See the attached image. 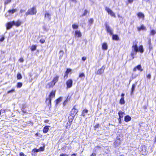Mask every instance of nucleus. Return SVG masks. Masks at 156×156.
Wrapping results in <instances>:
<instances>
[{
    "label": "nucleus",
    "instance_id": "obj_20",
    "mask_svg": "<svg viewBox=\"0 0 156 156\" xmlns=\"http://www.w3.org/2000/svg\"><path fill=\"white\" fill-rule=\"evenodd\" d=\"M137 15L139 18H142L144 20V14L141 12H138L137 14Z\"/></svg>",
    "mask_w": 156,
    "mask_h": 156
},
{
    "label": "nucleus",
    "instance_id": "obj_2",
    "mask_svg": "<svg viewBox=\"0 0 156 156\" xmlns=\"http://www.w3.org/2000/svg\"><path fill=\"white\" fill-rule=\"evenodd\" d=\"M21 21L19 20L16 22L13 21L12 22H8L6 24V28L7 30L10 29L13 25H15L16 27H18L21 25Z\"/></svg>",
    "mask_w": 156,
    "mask_h": 156
},
{
    "label": "nucleus",
    "instance_id": "obj_47",
    "mask_svg": "<svg viewBox=\"0 0 156 156\" xmlns=\"http://www.w3.org/2000/svg\"><path fill=\"white\" fill-rule=\"evenodd\" d=\"M156 33V31L154 30H152L150 31L151 34L152 35H154Z\"/></svg>",
    "mask_w": 156,
    "mask_h": 156
},
{
    "label": "nucleus",
    "instance_id": "obj_37",
    "mask_svg": "<svg viewBox=\"0 0 156 156\" xmlns=\"http://www.w3.org/2000/svg\"><path fill=\"white\" fill-rule=\"evenodd\" d=\"M69 99V96H68L66 99L63 102V104L64 106H65L66 105V103L68 102V100Z\"/></svg>",
    "mask_w": 156,
    "mask_h": 156
},
{
    "label": "nucleus",
    "instance_id": "obj_27",
    "mask_svg": "<svg viewBox=\"0 0 156 156\" xmlns=\"http://www.w3.org/2000/svg\"><path fill=\"white\" fill-rule=\"evenodd\" d=\"M137 29L138 31H140L141 30H145L146 29L145 27L143 25H141L139 27H137Z\"/></svg>",
    "mask_w": 156,
    "mask_h": 156
},
{
    "label": "nucleus",
    "instance_id": "obj_5",
    "mask_svg": "<svg viewBox=\"0 0 156 156\" xmlns=\"http://www.w3.org/2000/svg\"><path fill=\"white\" fill-rule=\"evenodd\" d=\"M78 111V110L76 108V106L74 105L72 109L69 114L75 116L77 113Z\"/></svg>",
    "mask_w": 156,
    "mask_h": 156
},
{
    "label": "nucleus",
    "instance_id": "obj_40",
    "mask_svg": "<svg viewBox=\"0 0 156 156\" xmlns=\"http://www.w3.org/2000/svg\"><path fill=\"white\" fill-rule=\"evenodd\" d=\"M23 84L21 82H18L17 84V87L18 88H20L22 87Z\"/></svg>",
    "mask_w": 156,
    "mask_h": 156
},
{
    "label": "nucleus",
    "instance_id": "obj_12",
    "mask_svg": "<svg viewBox=\"0 0 156 156\" xmlns=\"http://www.w3.org/2000/svg\"><path fill=\"white\" fill-rule=\"evenodd\" d=\"M72 71V69L70 68H67L64 73V79H67L69 73Z\"/></svg>",
    "mask_w": 156,
    "mask_h": 156
},
{
    "label": "nucleus",
    "instance_id": "obj_62",
    "mask_svg": "<svg viewBox=\"0 0 156 156\" xmlns=\"http://www.w3.org/2000/svg\"><path fill=\"white\" fill-rule=\"evenodd\" d=\"M70 1H71L72 2H74L75 3H76L77 1L76 0H70Z\"/></svg>",
    "mask_w": 156,
    "mask_h": 156
},
{
    "label": "nucleus",
    "instance_id": "obj_59",
    "mask_svg": "<svg viewBox=\"0 0 156 156\" xmlns=\"http://www.w3.org/2000/svg\"><path fill=\"white\" fill-rule=\"evenodd\" d=\"M0 111H1V113H5L6 112V110L5 109H1L0 110Z\"/></svg>",
    "mask_w": 156,
    "mask_h": 156
},
{
    "label": "nucleus",
    "instance_id": "obj_64",
    "mask_svg": "<svg viewBox=\"0 0 156 156\" xmlns=\"http://www.w3.org/2000/svg\"><path fill=\"white\" fill-rule=\"evenodd\" d=\"M136 66L134 68H133V71H136Z\"/></svg>",
    "mask_w": 156,
    "mask_h": 156
},
{
    "label": "nucleus",
    "instance_id": "obj_51",
    "mask_svg": "<svg viewBox=\"0 0 156 156\" xmlns=\"http://www.w3.org/2000/svg\"><path fill=\"white\" fill-rule=\"evenodd\" d=\"M15 91V89H12L11 90H9L8 92L7 93H10L13 92Z\"/></svg>",
    "mask_w": 156,
    "mask_h": 156
},
{
    "label": "nucleus",
    "instance_id": "obj_17",
    "mask_svg": "<svg viewBox=\"0 0 156 156\" xmlns=\"http://www.w3.org/2000/svg\"><path fill=\"white\" fill-rule=\"evenodd\" d=\"M59 77V76H58L57 75L53 78L51 81L52 82L53 84H54V85H55V83L58 81Z\"/></svg>",
    "mask_w": 156,
    "mask_h": 156
},
{
    "label": "nucleus",
    "instance_id": "obj_58",
    "mask_svg": "<svg viewBox=\"0 0 156 156\" xmlns=\"http://www.w3.org/2000/svg\"><path fill=\"white\" fill-rule=\"evenodd\" d=\"M147 78L148 79H150L151 78V75L150 74H149L147 75Z\"/></svg>",
    "mask_w": 156,
    "mask_h": 156
},
{
    "label": "nucleus",
    "instance_id": "obj_33",
    "mask_svg": "<svg viewBox=\"0 0 156 156\" xmlns=\"http://www.w3.org/2000/svg\"><path fill=\"white\" fill-rule=\"evenodd\" d=\"M137 52L133 51L132 50L131 54L130 55L132 57V59H133L134 58V55H136V54Z\"/></svg>",
    "mask_w": 156,
    "mask_h": 156
},
{
    "label": "nucleus",
    "instance_id": "obj_52",
    "mask_svg": "<svg viewBox=\"0 0 156 156\" xmlns=\"http://www.w3.org/2000/svg\"><path fill=\"white\" fill-rule=\"evenodd\" d=\"M39 41L41 44H43L45 42V40L44 39H41Z\"/></svg>",
    "mask_w": 156,
    "mask_h": 156
},
{
    "label": "nucleus",
    "instance_id": "obj_49",
    "mask_svg": "<svg viewBox=\"0 0 156 156\" xmlns=\"http://www.w3.org/2000/svg\"><path fill=\"white\" fill-rule=\"evenodd\" d=\"M148 48L149 49V51H151L153 49V46L152 45H149Z\"/></svg>",
    "mask_w": 156,
    "mask_h": 156
},
{
    "label": "nucleus",
    "instance_id": "obj_1",
    "mask_svg": "<svg viewBox=\"0 0 156 156\" xmlns=\"http://www.w3.org/2000/svg\"><path fill=\"white\" fill-rule=\"evenodd\" d=\"M56 90H52L50 93L48 97L46 98L45 103L47 104V105L51 107V99L52 98H54L55 96Z\"/></svg>",
    "mask_w": 156,
    "mask_h": 156
},
{
    "label": "nucleus",
    "instance_id": "obj_11",
    "mask_svg": "<svg viewBox=\"0 0 156 156\" xmlns=\"http://www.w3.org/2000/svg\"><path fill=\"white\" fill-rule=\"evenodd\" d=\"M141 152L143 155L146 154V147L145 145H142L140 147Z\"/></svg>",
    "mask_w": 156,
    "mask_h": 156
},
{
    "label": "nucleus",
    "instance_id": "obj_54",
    "mask_svg": "<svg viewBox=\"0 0 156 156\" xmlns=\"http://www.w3.org/2000/svg\"><path fill=\"white\" fill-rule=\"evenodd\" d=\"M20 156H27L25 155L23 152H20L19 154Z\"/></svg>",
    "mask_w": 156,
    "mask_h": 156
},
{
    "label": "nucleus",
    "instance_id": "obj_21",
    "mask_svg": "<svg viewBox=\"0 0 156 156\" xmlns=\"http://www.w3.org/2000/svg\"><path fill=\"white\" fill-rule=\"evenodd\" d=\"M52 82L51 81L50 82L48 83L46 87L47 88H52L54 86Z\"/></svg>",
    "mask_w": 156,
    "mask_h": 156
},
{
    "label": "nucleus",
    "instance_id": "obj_8",
    "mask_svg": "<svg viewBox=\"0 0 156 156\" xmlns=\"http://www.w3.org/2000/svg\"><path fill=\"white\" fill-rule=\"evenodd\" d=\"M105 10L108 14L110 15L111 16L114 17H116L115 13L108 7H106L105 8Z\"/></svg>",
    "mask_w": 156,
    "mask_h": 156
},
{
    "label": "nucleus",
    "instance_id": "obj_16",
    "mask_svg": "<svg viewBox=\"0 0 156 156\" xmlns=\"http://www.w3.org/2000/svg\"><path fill=\"white\" fill-rule=\"evenodd\" d=\"M132 48L133 49V51L137 52L139 51L138 48L137 46L136 43H135L134 44H133L132 47Z\"/></svg>",
    "mask_w": 156,
    "mask_h": 156
},
{
    "label": "nucleus",
    "instance_id": "obj_43",
    "mask_svg": "<svg viewBox=\"0 0 156 156\" xmlns=\"http://www.w3.org/2000/svg\"><path fill=\"white\" fill-rule=\"evenodd\" d=\"M45 146H44L43 147H40L38 149L39 151H42L44 150Z\"/></svg>",
    "mask_w": 156,
    "mask_h": 156
},
{
    "label": "nucleus",
    "instance_id": "obj_61",
    "mask_svg": "<svg viewBox=\"0 0 156 156\" xmlns=\"http://www.w3.org/2000/svg\"><path fill=\"white\" fill-rule=\"evenodd\" d=\"M148 45H151V40L150 39L148 41Z\"/></svg>",
    "mask_w": 156,
    "mask_h": 156
},
{
    "label": "nucleus",
    "instance_id": "obj_28",
    "mask_svg": "<svg viewBox=\"0 0 156 156\" xmlns=\"http://www.w3.org/2000/svg\"><path fill=\"white\" fill-rule=\"evenodd\" d=\"M25 108L26 106L24 105H23L21 108V112L26 114H27L28 113L27 112V110L25 109Z\"/></svg>",
    "mask_w": 156,
    "mask_h": 156
},
{
    "label": "nucleus",
    "instance_id": "obj_19",
    "mask_svg": "<svg viewBox=\"0 0 156 156\" xmlns=\"http://www.w3.org/2000/svg\"><path fill=\"white\" fill-rule=\"evenodd\" d=\"M50 127V126H45L43 128V132L44 133H47L48 130L49 128Z\"/></svg>",
    "mask_w": 156,
    "mask_h": 156
},
{
    "label": "nucleus",
    "instance_id": "obj_25",
    "mask_svg": "<svg viewBox=\"0 0 156 156\" xmlns=\"http://www.w3.org/2000/svg\"><path fill=\"white\" fill-rule=\"evenodd\" d=\"M131 119V117L129 115H127L125 117L124 121L126 122L130 121Z\"/></svg>",
    "mask_w": 156,
    "mask_h": 156
},
{
    "label": "nucleus",
    "instance_id": "obj_9",
    "mask_svg": "<svg viewBox=\"0 0 156 156\" xmlns=\"http://www.w3.org/2000/svg\"><path fill=\"white\" fill-rule=\"evenodd\" d=\"M105 68V65H103L100 69H98L96 73L97 75H101L104 72V70Z\"/></svg>",
    "mask_w": 156,
    "mask_h": 156
},
{
    "label": "nucleus",
    "instance_id": "obj_7",
    "mask_svg": "<svg viewBox=\"0 0 156 156\" xmlns=\"http://www.w3.org/2000/svg\"><path fill=\"white\" fill-rule=\"evenodd\" d=\"M105 10L108 14L110 15L111 16L114 17H116L115 13L108 7H106L105 8Z\"/></svg>",
    "mask_w": 156,
    "mask_h": 156
},
{
    "label": "nucleus",
    "instance_id": "obj_13",
    "mask_svg": "<svg viewBox=\"0 0 156 156\" xmlns=\"http://www.w3.org/2000/svg\"><path fill=\"white\" fill-rule=\"evenodd\" d=\"M112 39L113 40L118 41L119 40V37L118 35L116 34H112Z\"/></svg>",
    "mask_w": 156,
    "mask_h": 156
},
{
    "label": "nucleus",
    "instance_id": "obj_18",
    "mask_svg": "<svg viewBox=\"0 0 156 156\" xmlns=\"http://www.w3.org/2000/svg\"><path fill=\"white\" fill-rule=\"evenodd\" d=\"M88 110L87 109H83L81 112V116L83 117H84L88 113Z\"/></svg>",
    "mask_w": 156,
    "mask_h": 156
},
{
    "label": "nucleus",
    "instance_id": "obj_46",
    "mask_svg": "<svg viewBox=\"0 0 156 156\" xmlns=\"http://www.w3.org/2000/svg\"><path fill=\"white\" fill-rule=\"evenodd\" d=\"M134 0H127L126 2V5H128L129 4H132Z\"/></svg>",
    "mask_w": 156,
    "mask_h": 156
},
{
    "label": "nucleus",
    "instance_id": "obj_41",
    "mask_svg": "<svg viewBox=\"0 0 156 156\" xmlns=\"http://www.w3.org/2000/svg\"><path fill=\"white\" fill-rule=\"evenodd\" d=\"M17 78L18 80H20L22 78V75L20 73H18L17 74Z\"/></svg>",
    "mask_w": 156,
    "mask_h": 156
},
{
    "label": "nucleus",
    "instance_id": "obj_34",
    "mask_svg": "<svg viewBox=\"0 0 156 156\" xmlns=\"http://www.w3.org/2000/svg\"><path fill=\"white\" fill-rule=\"evenodd\" d=\"M139 51L141 53L143 52L144 50L143 48V46L142 45H140L139 48Z\"/></svg>",
    "mask_w": 156,
    "mask_h": 156
},
{
    "label": "nucleus",
    "instance_id": "obj_14",
    "mask_svg": "<svg viewBox=\"0 0 156 156\" xmlns=\"http://www.w3.org/2000/svg\"><path fill=\"white\" fill-rule=\"evenodd\" d=\"M95 148H98L100 149L101 147L100 146H96L95 147L94 149L93 152L92 153V154L90 155V156H96L97 155V153H96V149Z\"/></svg>",
    "mask_w": 156,
    "mask_h": 156
},
{
    "label": "nucleus",
    "instance_id": "obj_45",
    "mask_svg": "<svg viewBox=\"0 0 156 156\" xmlns=\"http://www.w3.org/2000/svg\"><path fill=\"white\" fill-rule=\"evenodd\" d=\"M39 151V150L38 149L36 148H34L33 149L32 151V152L34 153H37Z\"/></svg>",
    "mask_w": 156,
    "mask_h": 156
},
{
    "label": "nucleus",
    "instance_id": "obj_53",
    "mask_svg": "<svg viewBox=\"0 0 156 156\" xmlns=\"http://www.w3.org/2000/svg\"><path fill=\"white\" fill-rule=\"evenodd\" d=\"M122 118L119 117L118 119L119 123L120 124H121L122 123L121 119Z\"/></svg>",
    "mask_w": 156,
    "mask_h": 156
},
{
    "label": "nucleus",
    "instance_id": "obj_30",
    "mask_svg": "<svg viewBox=\"0 0 156 156\" xmlns=\"http://www.w3.org/2000/svg\"><path fill=\"white\" fill-rule=\"evenodd\" d=\"M118 114L119 116V117L123 118V115L125 114V113L124 112L121 111H119L118 112Z\"/></svg>",
    "mask_w": 156,
    "mask_h": 156
},
{
    "label": "nucleus",
    "instance_id": "obj_15",
    "mask_svg": "<svg viewBox=\"0 0 156 156\" xmlns=\"http://www.w3.org/2000/svg\"><path fill=\"white\" fill-rule=\"evenodd\" d=\"M74 35L75 37H81L82 36V34L80 30H76L75 31Z\"/></svg>",
    "mask_w": 156,
    "mask_h": 156
},
{
    "label": "nucleus",
    "instance_id": "obj_38",
    "mask_svg": "<svg viewBox=\"0 0 156 156\" xmlns=\"http://www.w3.org/2000/svg\"><path fill=\"white\" fill-rule=\"evenodd\" d=\"M94 22V20L93 18H91L88 20V22L90 25L92 24Z\"/></svg>",
    "mask_w": 156,
    "mask_h": 156
},
{
    "label": "nucleus",
    "instance_id": "obj_57",
    "mask_svg": "<svg viewBox=\"0 0 156 156\" xmlns=\"http://www.w3.org/2000/svg\"><path fill=\"white\" fill-rule=\"evenodd\" d=\"M87 58L86 57L83 56L82 58V60L83 61H85L86 59Z\"/></svg>",
    "mask_w": 156,
    "mask_h": 156
},
{
    "label": "nucleus",
    "instance_id": "obj_60",
    "mask_svg": "<svg viewBox=\"0 0 156 156\" xmlns=\"http://www.w3.org/2000/svg\"><path fill=\"white\" fill-rule=\"evenodd\" d=\"M124 96H125V94L124 93H122L121 94V98H124Z\"/></svg>",
    "mask_w": 156,
    "mask_h": 156
},
{
    "label": "nucleus",
    "instance_id": "obj_4",
    "mask_svg": "<svg viewBox=\"0 0 156 156\" xmlns=\"http://www.w3.org/2000/svg\"><path fill=\"white\" fill-rule=\"evenodd\" d=\"M74 117V116L69 115L68 117V122L67 123L66 126V129H69L70 127Z\"/></svg>",
    "mask_w": 156,
    "mask_h": 156
},
{
    "label": "nucleus",
    "instance_id": "obj_36",
    "mask_svg": "<svg viewBox=\"0 0 156 156\" xmlns=\"http://www.w3.org/2000/svg\"><path fill=\"white\" fill-rule=\"evenodd\" d=\"M137 69L140 71H142L143 70V69H142L141 66L140 65H138L137 66H136Z\"/></svg>",
    "mask_w": 156,
    "mask_h": 156
},
{
    "label": "nucleus",
    "instance_id": "obj_56",
    "mask_svg": "<svg viewBox=\"0 0 156 156\" xmlns=\"http://www.w3.org/2000/svg\"><path fill=\"white\" fill-rule=\"evenodd\" d=\"M19 61L20 62H23L24 61V60H23V58H20L19 59Z\"/></svg>",
    "mask_w": 156,
    "mask_h": 156
},
{
    "label": "nucleus",
    "instance_id": "obj_50",
    "mask_svg": "<svg viewBox=\"0 0 156 156\" xmlns=\"http://www.w3.org/2000/svg\"><path fill=\"white\" fill-rule=\"evenodd\" d=\"M5 37L4 36H2L0 38V42H2L5 39Z\"/></svg>",
    "mask_w": 156,
    "mask_h": 156
},
{
    "label": "nucleus",
    "instance_id": "obj_29",
    "mask_svg": "<svg viewBox=\"0 0 156 156\" xmlns=\"http://www.w3.org/2000/svg\"><path fill=\"white\" fill-rule=\"evenodd\" d=\"M17 11L16 9H9L8 12L10 14H13Z\"/></svg>",
    "mask_w": 156,
    "mask_h": 156
},
{
    "label": "nucleus",
    "instance_id": "obj_32",
    "mask_svg": "<svg viewBox=\"0 0 156 156\" xmlns=\"http://www.w3.org/2000/svg\"><path fill=\"white\" fill-rule=\"evenodd\" d=\"M37 45H32L30 49L32 51H33L36 49Z\"/></svg>",
    "mask_w": 156,
    "mask_h": 156
},
{
    "label": "nucleus",
    "instance_id": "obj_23",
    "mask_svg": "<svg viewBox=\"0 0 156 156\" xmlns=\"http://www.w3.org/2000/svg\"><path fill=\"white\" fill-rule=\"evenodd\" d=\"M89 11L87 9H86L84 10V12L83 14H82L80 16L81 17H82L83 16H85L87 14H89Z\"/></svg>",
    "mask_w": 156,
    "mask_h": 156
},
{
    "label": "nucleus",
    "instance_id": "obj_6",
    "mask_svg": "<svg viewBox=\"0 0 156 156\" xmlns=\"http://www.w3.org/2000/svg\"><path fill=\"white\" fill-rule=\"evenodd\" d=\"M105 25L107 32L109 33L110 35H112L113 31L111 28L109 27L107 23H105Z\"/></svg>",
    "mask_w": 156,
    "mask_h": 156
},
{
    "label": "nucleus",
    "instance_id": "obj_31",
    "mask_svg": "<svg viewBox=\"0 0 156 156\" xmlns=\"http://www.w3.org/2000/svg\"><path fill=\"white\" fill-rule=\"evenodd\" d=\"M136 87V85L135 84H133L132 85V86L131 89V94H132L134 91L135 88Z\"/></svg>",
    "mask_w": 156,
    "mask_h": 156
},
{
    "label": "nucleus",
    "instance_id": "obj_35",
    "mask_svg": "<svg viewBox=\"0 0 156 156\" xmlns=\"http://www.w3.org/2000/svg\"><path fill=\"white\" fill-rule=\"evenodd\" d=\"M125 103L124 98H121L119 100V103L121 105L124 104Z\"/></svg>",
    "mask_w": 156,
    "mask_h": 156
},
{
    "label": "nucleus",
    "instance_id": "obj_24",
    "mask_svg": "<svg viewBox=\"0 0 156 156\" xmlns=\"http://www.w3.org/2000/svg\"><path fill=\"white\" fill-rule=\"evenodd\" d=\"M62 100V97H60L56 99L55 101V105H57Z\"/></svg>",
    "mask_w": 156,
    "mask_h": 156
},
{
    "label": "nucleus",
    "instance_id": "obj_3",
    "mask_svg": "<svg viewBox=\"0 0 156 156\" xmlns=\"http://www.w3.org/2000/svg\"><path fill=\"white\" fill-rule=\"evenodd\" d=\"M37 12L36 6H33L28 10L26 12L25 15L26 16L35 15Z\"/></svg>",
    "mask_w": 156,
    "mask_h": 156
},
{
    "label": "nucleus",
    "instance_id": "obj_26",
    "mask_svg": "<svg viewBox=\"0 0 156 156\" xmlns=\"http://www.w3.org/2000/svg\"><path fill=\"white\" fill-rule=\"evenodd\" d=\"M85 77V75L83 73H80L79 74L78 77L80 78L81 80H83Z\"/></svg>",
    "mask_w": 156,
    "mask_h": 156
},
{
    "label": "nucleus",
    "instance_id": "obj_48",
    "mask_svg": "<svg viewBox=\"0 0 156 156\" xmlns=\"http://www.w3.org/2000/svg\"><path fill=\"white\" fill-rule=\"evenodd\" d=\"M99 124L98 123L97 124L94 126V130H96L97 128H98L99 127Z\"/></svg>",
    "mask_w": 156,
    "mask_h": 156
},
{
    "label": "nucleus",
    "instance_id": "obj_39",
    "mask_svg": "<svg viewBox=\"0 0 156 156\" xmlns=\"http://www.w3.org/2000/svg\"><path fill=\"white\" fill-rule=\"evenodd\" d=\"M72 27L73 29H77L78 28L79 26L77 24H74L72 25Z\"/></svg>",
    "mask_w": 156,
    "mask_h": 156
},
{
    "label": "nucleus",
    "instance_id": "obj_10",
    "mask_svg": "<svg viewBox=\"0 0 156 156\" xmlns=\"http://www.w3.org/2000/svg\"><path fill=\"white\" fill-rule=\"evenodd\" d=\"M73 82V80L71 79H68L66 81V84L67 86V88H70L72 86Z\"/></svg>",
    "mask_w": 156,
    "mask_h": 156
},
{
    "label": "nucleus",
    "instance_id": "obj_44",
    "mask_svg": "<svg viewBox=\"0 0 156 156\" xmlns=\"http://www.w3.org/2000/svg\"><path fill=\"white\" fill-rule=\"evenodd\" d=\"M11 0H5L4 4L6 5L11 2Z\"/></svg>",
    "mask_w": 156,
    "mask_h": 156
},
{
    "label": "nucleus",
    "instance_id": "obj_22",
    "mask_svg": "<svg viewBox=\"0 0 156 156\" xmlns=\"http://www.w3.org/2000/svg\"><path fill=\"white\" fill-rule=\"evenodd\" d=\"M108 46L107 43L105 42L103 43L102 44V48L104 50H107L108 49Z\"/></svg>",
    "mask_w": 156,
    "mask_h": 156
},
{
    "label": "nucleus",
    "instance_id": "obj_55",
    "mask_svg": "<svg viewBox=\"0 0 156 156\" xmlns=\"http://www.w3.org/2000/svg\"><path fill=\"white\" fill-rule=\"evenodd\" d=\"M60 156H69V155L66 154L62 153L60 154Z\"/></svg>",
    "mask_w": 156,
    "mask_h": 156
},
{
    "label": "nucleus",
    "instance_id": "obj_42",
    "mask_svg": "<svg viewBox=\"0 0 156 156\" xmlns=\"http://www.w3.org/2000/svg\"><path fill=\"white\" fill-rule=\"evenodd\" d=\"M45 18L47 17L49 19H50V14L48 13H46L44 16Z\"/></svg>",
    "mask_w": 156,
    "mask_h": 156
},
{
    "label": "nucleus",
    "instance_id": "obj_63",
    "mask_svg": "<svg viewBox=\"0 0 156 156\" xmlns=\"http://www.w3.org/2000/svg\"><path fill=\"white\" fill-rule=\"evenodd\" d=\"M77 155V154L76 153H73L71 155V156H76Z\"/></svg>",
    "mask_w": 156,
    "mask_h": 156
}]
</instances>
